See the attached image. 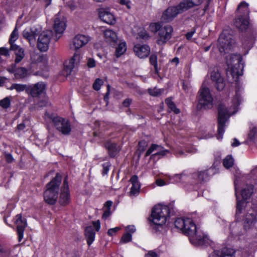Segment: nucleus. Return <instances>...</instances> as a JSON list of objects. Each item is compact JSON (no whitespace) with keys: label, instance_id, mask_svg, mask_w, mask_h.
I'll return each mask as SVG.
<instances>
[{"label":"nucleus","instance_id":"6e6d98bb","mask_svg":"<svg viewBox=\"0 0 257 257\" xmlns=\"http://www.w3.org/2000/svg\"><path fill=\"white\" fill-rule=\"evenodd\" d=\"M125 230L126 231V232L130 233L132 235V234L136 231V227L134 225H130L125 227Z\"/></svg>","mask_w":257,"mask_h":257},{"label":"nucleus","instance_id":"cd10ccee","mask_svg":"<svg viewBox=\"0 0 257 257\" xmlns=\"http://www.w3.org/2000/svg\"><path fill=\"white\" fill-rule=\"evenodd\" d=\"M132 184L130 192V195L131 196H136L140 193L141 185L138 180V177L136 175L133 176L130 180Z\"/></svg>","mask_w":257,"mask_h":257},{"label":"nucleus","instance_id":"4468645a","mask_svg":"<svg viewBox=\"0 0 257 257\" xmlns=\"http://www.w3.org/2000/svg\"><path fill=\"white\" fill-rule=\"evenodd\" d=\"M52 35L53 32L51 30L41 31L38 35L37 46L41 51L45 52L48 49Z\"/></svg>","mask_w":257,"mask_h":257},{"label":"nucleus","instance_id":"864d4df0","mask_svg":"<svg viewBox=\"0 0 257 257\" xmlns=\"http://www.w3.org/2000/svg\"><path fill=\"white\" fill-rule=\"evenodd\" d=\"M86 65L89 68H94L96 66V62L93 58H89L87 59Z\"/></svg>","mask_w":257,"mask_h":257},{"label":"nucleus","instance_id":"5701e85b","mask_svg":"<svg viewBox=\"0 0 257 257\" xmlns=\"http://www.w3.org/2000/svg\"><path fill=\"white\" fill-rule=\"evenodd\" d=\"M70 202V195L68 183L66 178L60 189L59 203L62 205H66Z\"/></svg>","mask_w":257,"mask_h":257},{"label":"nucleus","instance_id":"6ab92c4d","mask_svg":"<svg viewBox=\"0 0 257 257\" xmlns=\"http://www.w3.org/2000/svg\"><path fill=\"white\" fill-rule=\"evenodd\" d=\"M10 73L14 74L15 79L17 80L23 79L31 75L30 70L25 67H21L16 68L15 65H12L7 68Z\"/></svg>","mask_w":257,"mask_h":257},{"label":"nucleus","instance_id":"09e8293b","mask_svg":"<svg viewBox=\"0 0 257 257\" xmlns=\"http://www.w3.org/2000/svg\"><path fill=\"white\" fill-rule=\"evenodd\" d=\"M132 239V235L128 232H125L123 234V235L122 236L120 242L123 243H126L130 241H131Z\"/></svg>","mask_w":257,"mask_h":257},{"label":"nucleus","instance_id":"4c0bfd02","mask_svg":"<svg viewBox=\"0 0 257 257\" xmlns=\"http://www.w3.org/2000/svg\"><path fill=\"white\" fill-rule=\"evenodd\" d=\"M12 96H7L0 100V106L4 109L8 108L11 104Z\"/></svg>","mask_w":257,"mask_h":257},{"label":"nucleus","instance_id":"dca6fc26","mask_svg":"<svg viewBox=\"0 0 257 257\" xmlns=\"http://www.w3.org/2000/svg\"><path fill=\"white\" fill-rule=\"evenodd\" d=\"M173 29L170 25L165 26L158 32L157 43L159 45L165 44L172 37Z\"/></svg>","mask_w":257,"mask_h":257},{"label":"nucleus","instance_id":"8fccbe9b","mask_svg":"<svg viewBox=\"0 0 257 257\" xmlns=\"http://www.w3.org/2000/svg\"><path fill=\"white\" fill-rule=\"evenodd\" d=\"M103 83V81L102 79L99 78L96 79L93 84V89L97 91L99 90Z\"/></svg>","mask_w":257,"mask_h":257},{"label":"nucleus","instance_id":"5fc2aeb1","mask_svg":"<svg viewBox=\"0 0 257 257\" xmlns=\"http://www.w3.org/2000/svg\"><path fill=\"white\" fill-rule=\"evenodd\" d=\"M121 228L120 227H116L114 228H110L108 229L107 231V234L109 236H113L116 234V233L119 231Z\"/></svg>","mask_w":257,"mask_h":257},{"label":"nucleus","instance_id":"4be33fe9","mask_svg":"<svg viewBox=\"0 0 257 257\" xmlns=\"http://www.w3.org/2000/svg\"><path fill=\"white\" fill-rule=\"evenodd\" d=\"M98 12L99 18L103 22L109 25H113L115 23V17L109 9L100 8Z\"/></svg>","mask_w":257,"mask_h":257},{"label":"nucleus","instance_id":"e2e57ef3","mask_svg":"<svg viewBox=\"0 0 257 257\" xmlns=\"http://www.w3.org/2000/svg\"><path fill=\"white\" fill-rule=\"evenodd\" d=\"M111 214L110 209H106L102 215V218L106 219Z\"/></svg>","mask_w":257,"mask_h":257},{"label":"nucleus","instance_id":"b1692460","mask_svg":"<svg viewBox=\"0 0 257 257\" xmlns=\"http://www.w3.org/2000/svg\"><path fill=\"white\" fill-rule=\"evenodd\" d=\"M48 57L46 55L40 53H32L31 54V62L32 64H37L40 67H44L48 71Z\"/></svg>","mask_w":257,"mask_h":257},{"label":"nucleus","instance_id":"3c124183","mask_svg":"<svg viewBox=\"0 0 257 257\" xmlns=\"http://www.w3.org/2000/svg\"><path fill=\"white\" fill-rule=\"evenodd\" d=\"M150 61L151 64L154 66L155 71L158 72L157 58L155 55H152L150 56Z\"/></svg>","mask_w":257,"mask_h":257},{"label":"nucleus","instance_id":"338daca9","mask_svg":"<svg viewBox=\"0 0 257 257\" xmlns=\"http://www.w3.org/2000/svg\"><path fill=\"white\" fill-rule=\"evenodd\" d=\"M112 204V201H107L105 203L104 206L105 208H106V209H110V207H111Z\"/></svg>","mask_w":257,"mask_h":257},{"label":"nucleus","instance_id":"f704fd0d","mask_svg":"<svg viewBox=\"0 0 257 257\" xmlns=\"http://www.w3.org/2000/svg\"><path fill=\"white\" fill-rule=\"evenodd\" d=\"M85 235L87 243L89 245H90L94 240L95 236V232L92 226H88L86 228Z\"/></svg>","mask_w":257,"mask_h":257},{"label":"nucleus","instance_id":"f03ea898","mask_svg":"<svg viewBox=\"0 0 257 257\" xmlns=\"http://www.w3.org/2000/svg\"><path fill=\"white\" fill-rule=\"evenodd\" d=\"M175 227L189 237L192 244L196 245H211L212 240L208 235L194 223L192 215L178 218L175 221Z\"/></svg>","mask_w":257,"mask_h":257},{"label":"nucleus","instance_id":"6e6552de","mask_svg":"<svg viewBox=\"0 0 257 257\" xmlns=\"http://www.w3.org/2000/svg\"><path fill=\"white\" fill-rule=\"evenodd\" d=\"M44 117L47 121L52 120L56 128L62 134L68 135L71 132V128L68 119L55 116L53 113L48 111H46Z\"/></svg>","mask_w":257,"mask_h":257},{"label":"nucleus","instance_id":"39448f33","mask_svg":"<svg viewBox=\"0 0 257 257\" xmlns=\"http://www.w3.org/2000/svg\"><path fill=\"white\" fill-rule=\"evenodd\" d=\"M61 180V176L57 174L56 177L47 184L44 198L47 203L54 204L56 203L58 197V191Z\"/></svg>","mask_w":257,"mask_h":257},{"label":"nucleus","instance_id":"9d476101","mask_svg":"<svg viewBox=\"0 0 257 257\" xmlns=\"http://www.w3.org/2000/svg\"><path fill=\"white\" fill-rule=\"evenodd\" d=\"M186 3H181L177 7H171L168 8L163 13L162 20L164 22H170L172 21L179 14L186 10Z\"/></svg>","mask_w":257,"mask_h":257},{"label":"nucleus","instance_id":"1a4fd4ad","mask_svg":"<svg viewBox=\"0 0 257 257\" xmlns=\"http://www.w3.org/2000/svg\"><path fill=\"white\" fill-rule=\"evenodd\" d=\"M205 82H204L198 92L197 105L198 109L210 108L213 105V97L209 89L205 86Z\"/></svg>","mask_w":257,"mask_h":257},{"label":"nucleus","instance_id":"ddd939ff","mask_svg":"<svg viewBox=\"0 0 257 257\" xmlns=\"http://www.w3.org/2000/svg\"><path fill=\"white\" fill-rule=\"evenodd\" d=\"M170 153V151L165 149L161 146L152 144L147 151L145 156L147 157L151 155V159L158 160Z\"/></svg>","mask_w":257,"mask_h":257},{"label":"nucleus","instance_id":"13d9d810","mask_svg":"<svg viewBox=\"0 0 257 257\" xmlns=\"http://www.w3.org/2000/svg\"><path fill=\"white\" fill-rule=\"evenodd\" d=\"M5 157L6 160V161L8 163H12L14 161V158L10 153H5Z\"/></svg>","mask_w":257,"mask_h":257},{"label":"nucleus","instance_id":"7c9ffc66","mask_svg":"<svg viewBox=\"0 0 257 257\" xmlns=\"http://www.w3.org/2000/svg\"><path fill=\"white\" fill-rule=\"evenodd\" d=\"M248 24V18L243 16H238L234 21L235 26L240 31L246 29Z\"/></svg>","mask_w":257,"mask_h":257},{"label":"nucleus","instance_id":"f3484780","mask_svg":"<svg viewBox=\"0 0 257 257\" xmlns=\"http://www.w3.org/2000/svg\"><path fill=\"white\" fill-rule=\"evenodd\" d=\"M42 31V28L40 26H33L26 28L23 32L24 38L27 39L31 45L34 46L36 42V37Z\"/></svg>","mask_w":257,"mask_h":257},{"label":"nucleus","instance_id":"a878e982","mask_svg":"<svg viewBox=\"0 0 257 257\" xmlns=\"http://www.w3.org/2000/svg\"><path fill=\"white\" fill-rule=\"evenodd\" d=\"M46 85L44 82H39L34 84L29 85L28 94L33 97H37L44 92Z\"/></svg>","mask_w":257,"mask_h":257},{"label":"nucleus","instance_id":"c756f323","mask_svg":"<svg viewBox=\"0 0 257 257\" xmlns=\"http://www.w3.org/2000/svg\"><path fill=\"white\" fill-rule=\"evenodd\" d=\"M236 250L231 248H224L221 252L218 251H213L209 257H235Z\"/></svg>","mask_w":257,"mask_h":257},{"label":"nucleus","instance_id":"c9c22d12","mask_svg":"<svg viewBox=\"0 0 257 257\" xmlns=\"http://www.w3.org/2000/svg\"><path fill=\"white\" fill-rule=\"evenodd\" d=\"M9 90L15 89L17 92H21L24 91H26L28 93L29 91V85L19 83H14L10 87L7 88Z\"/></svg>","mask_w":257,"mask_h":257},{"label":"nucleus","instance_id":"c85d7f7f","mask_svg":"<svg viewBox=\"0 0 257 257\" xmlns=\"http://www.w3.org/2000/svg\"><path fill=\"white\" fill-rule=\"evenodd\" d=\"M10 49L14 52L15 63L21 62L25 56L24 49L17 45H12Z\"/></svg>","mask_w":257,"mask_h":257},{"label":"nucleus","instance_id":"412c9836","mask_svg":"<svg viewBox=\"0 0 257 257\" xmlns=\"http://www.w3.org/2000/svg\"><path fill=\"white\" fill-rule=\"evenodd\" d=\"M91 39V37L87 35L78 34L73 38L72 46L76 51H78L87 45Z\"/></svg>","mask_w":257,"mask_h":257},{"label":"nucleus","instance_id":"c03bdc74","mask_svg":"<svg viewBox=\"0 0 257 257\" xmlns=\"http://www.w3.org/2000/svg\"><path fill=\"white\" fill-rule=\"evenodd\" d=\"M64 2L67 4L68 7L73 11L78 7L79 5V0H63Z\"/></svg>","mask_w":257,"mask_h":257},{"label":"nucleus","instance_id":"a211bd4d","mask_svg":"<svg viewBox=\"0 0 257 257\" xmlns=\"http://www.w3.org/2000/svg\"><path fill=\"white\" fill-rule=\"evenodd\" d=\"M82 58V57L80 52L76 51L68 62H66L65 64L64 71H66V75L67 76L70 74L73 69L77 67L79 65Z\"/></svg>","mask_w":257,"mask_h":257},{"label":"nucleus","instance_id":"2eb2a0df","mask_svg":"<svg viewBox=\"0 0 257 257\" xmlns=\"http://www.w3.org/2000/svg\"><path fill=\"white\" fill-rule=\"evenodd\" d=\"M66 28V21L63 15L59 13L54 19L53 28L56 33V38L59 39Z\"/></svg>","mask_w":257,"mask_h":257},{"label":"nucleus","instance_id":"a18cd8bd","mask_svg":"<svg viewBox=\"0 0 257 257\" xmlns=\"http://www.w3.org/2000/svg\"><path fill=\"white\" fill-rule=\"evenodd\" d=\"M164 91V89H158L156 87L148 90L149 94L154 96H157L161 95L163 93Z\"/></svg>","mask_w":257,"mask_h":257},{"label":"nucleus","instance_id":"ea45409f","mask_svg":"<svg viewBox=\"0 0 257 257\" xmlns=\"http://www.w3.org/2000/svg\"><path fill=\"white\" fill-rule=\"evenodd\" d=\"M166 103L168 105V107L171 109V111L174 112L175 114H178L180 113V110L176 108L175 104L172 101V99L170 98H168L165 100Z\"/></svg>","mask_w":257,"mask_h":257},{"label":"nucleus","instance_id":"680f3d73","mask_svg":"<svg viewBox=\"0 0 257 257\" xmlns=\"http://www.w3.org/2000/svg\"><path fill=\"white\" fill-rule=\"evenodd\" d=\"M93 227L95 228L96 231H99L100 228V223L99 220H97L93 222Z\"/></svg>","mask_w":257,"mask_h":257},{"label":"nucleus","instance_id":"69168bd1","mask_svg":"<svg viewBox=\"0 0 257 257\" xmlns=\"http://www.w3.org/2000/svg\"><path fill=\"white\" fill-rule=\"evenodd\" d=\"M195 33V30H193L186 34V38L190 40Z\"/></svg>","mask_w":257,"mask_h":257},{"label":"nucleus","instance_id":"20e7f679","mask_svg":"<svg viewBox=\"0 0 257 257\" xmlns=\"http://www.w3.org/2000/svg\"><path fill=\"white\" fill-rule=\"evenodd\" d=\"M170 214L169 207L167 205L159 204L153 209L149 218L151 226L156 230L165 225L168 220Z\"/></svg>","mask_w":257,"mask_h":257},{"label":"nucleus","instance_id":"58836bf2","mask_svg":"<svg viewBox=\"0 0 257 257\" xmlns=\"http://www.w3.org/2000/svg\"><path fill=\"white\" fill-rule=\"evenodd\" d=\"M18 24H17L16 27L13 32L12 33L10 40L9 42L11 44V46H12V45H15L14 44V42L18 39L19 37V34H18V30L17 29L18 28Z\"/></svg>","mask_w":257,"mask_h":257},{"label":"nucleus","instance_id":"f257e3e1","mask_svg":"<svg viewBox=\"0 0 257 257\" xmlns=\"http://www.w3.org/2000/svg\"><path fill=\"white\" fill-rule=\"evenodd\" d=\"M234 187L236 198V214L245 212L246 215L244 221L245 229L252 228L256 222V211L252 208V203L248 200L253 193V186L251 184H246L243 188H240L245 178L241 175L239 170H236L234 174Z\"/></svg>","mask_w":257,"mask_h":257},{"label":"nucleus","instance_id":"052dcab7","mask_svg":"<svg viewBox=\"0 0 257 257\" xmlns=\"http://www.w3.org/2000/svg\"><path fill=\"white\" fill-rule=\"evenodd\" d=\"M0 54L2 55H4L5 56H9V51L8 49L5 48H0Z\"/></svg>","mask_w":257,"mask_h":257},{"label":"nucleus","instance_id":"72a5a7b5","mask_svg":"<svg viewBox=\"0 0 257 257\" xmlns=\"http://www.w3.org/2000/svg\"><path fill=\"white\" fill-rule=\"evenodd\" d=\"M105 147L107 149L109 155L111 157H115L119 151L120 148L115 143L108 142L105 144Z\"/></svg>","mask_w":257,"mask_h":257},{"label":"nucleus","instance_id":"a19ab883","mask_svg":"<svg viewBox=\"0 0 257 257\" xmlns=\"http://www.w3.org/2000/svg\"><path fill=\"white\" fill-rule=\"evenodd\" d=\"M162 25L159 22L152 23L149 26V30L152 33H155L161 29Z\"/></svg>","mask_w":257,"mask_h":257},{"label":"nucleus","instance_id":"473e14b6","mask_svg":"<svg viewBox=\"0 0 257 257\" xmlns=\"http://www.w3.org/2000/svg\"><path fill=\"white\" fill-rule=\"evenodd\" d=\"M237 13L238 16L248 18L249 14L248 4L244 2H241L238 6Z\"/></svg>","mask_w":257,"mask_h":257},{"label":"nucleus","instance_id":"4d7b16f0","mask_svg":"<svg viewBox=\"0 0 257 257\" xmlns=\"http://www.w3.org/2000/svg\"><path fill=\"white\" fill-rule=\"evenodd\" d=\"M119 3L121 5L125 6L127 9H130L132 7V4L130 0H120Z\"/></svg>","mask_w":257,"mask_h":257},{"label":"nucleus","instance_id":"de8ad7c7","mask_svg":"<svg viewBox=\"0 0 257 257\" xmlns=\"http://www.w3.org/2000/svg\"><path fill=\"white\" fill-rule=\"evenodd\" d=\"M164 179H158L156 181V183L158 186H163L166 185H168L170 184V183H169V179L166 176V174L164 175Z\"/></svg>","mask_w":257,"mask_h":257},{"label":"nucleus","instance_id":"e433bc0d","mask_svg":"<svg viewBox=\"0 0 257 257\" xmlns=\"http://www.w3.org/2000/svg\"><path fill=\"white\" fill-rule=\"evenodd\" d=\"M126 51V44L124 41L119 42L118 46L116 47L115 56L116 57H119L123 55Z\"/></svg>","mask_w":257,"mask_h":257},{"label":"nucleus","instance_id":"37998d69","mask_svg":"<svg viewBox=\"0 0 257 257\" xmlns=\"http://www.w3.org/2000/svg\"><path fill=\"white\" fill-rule=\"evenodd\" d=\"M203 0H185L182 3H186V10L193 6H197L201 4Z\"/></svg>","mask_w":257,"mask_h":257},{"label":"nucleus","instance_id":"79ce46f5","mask_svg":"<svg viewBox=\"0 0 257 257\" xmlns=\"http://www.w3.org/2000/svg\"><path fill=\"white\" fill-rule=\"evenodd\" d=\"M233 163L234 160L232 157L230 155H228L224 159L223 164L225 168L228 169L233 165Z\"/></svg>","mask_w":257,"mask_h":257},{"label":"nucleus","instance_id":"aec40b11","mask_svg":"<svg viewBox=\"0 0 257 257\" xmlns=\"http://www.w3.org/2000/svg\"><path fill=\"white\" fill-rule=\"evenodd\" d=\"M210 77L218 90L221 91L224 89L225 83L217 68L210 69Z\"/></svg>","mask_w":257,"mask_h":257},{"label":"nucleus","instance_id":"49530a36","mask_svg":"<svg viewBox=\"0 0 257 257\" xmlns=\"http://www.w3.org/2000/svg\"><path fill=\"white\" fill-rule=\"evenodd\" d=\"M137 34L140 38L143 39H147L149 38L148 33L143 28H139Z\"/></svg>","mask_w":257,"mask_h":257},{"label":"nucleus","instance_id":"bb28decb","mask_svg":"<svg viewBox=\"0 0 257 257\" xmlns=\"http://www.w3.org/2000/svg\"><path fill=\"white\" fill-rule=\"evenodd\" d=\"M134 51L138 57L142 59L149 56L150 49L148 45L137 44L134 47Z\"/></svg>","mask_w":257,"mask_h":257},{"label":"nucleus","instance_id":"2f4dec72","mask_svg":"<svg viewBox=\"0 0 257 257\" xmlns=\"http://www.w3.org/2000/svg\"><path fill=\"white\" fill-rule=\"evenodd\" d=\"M104 37L106 42L115 44L118 39L117 34L111 29H106L103 32Z\"/></svg>","mask_w":257,"mask_h":257},{"label":"nucleus","instance_id":"423d86ee","mask_svg":"<svg viewBox=\"0 0 257 257\" xmlns=\"http://www.w3.org/2000/svg\"><path fill=\"white\" fill-rule=\"evenodd\" d=\"M226 64L227 73H230L233 78L237 79L242 75L244 66L240 55L233 54L229 56V58L227 57Z\"/></svg>","mask_w":257,"mask_h":257},{"label":"nucleus","instance_id":"f8f14e48","mask_svg":"<svg viewBox=\"0 0 257 257\" xmlns=\"http://www.w3.org/2000/svg\"><path fill=\"white\" fill-rule=\"evenodd\" d=\"M219 163L218 162H215L212 166L208 169L206 170H203L198 171V172L195 173L193 174L192 178H197V182L195 184H193L194 185H198V188H199V182L207 180L209 177L211 175L217 173L218 170V166Z\"/></svg>","mask_w":257,"mask_h":257},{"label":"nucleus","instance_id":"774afa93","mask_svg":"<svg viewBox=\"0 0 257 257\" xmlns=\"http://www.w3.org/2000/svg\"><path fill=\"white\" fill-rule=\"evenodd\" d=\"M25 128V124L24 122L21 123L18 125L17 130L19 131H23Z\"/></svg>","mask_w":257,"mask_h":257},{"label":"nucleus","instance_id":"9b49d317","mask_svg":"<svg viewBox=\"0 0 257 257\" xmlns=\"http://www.w3.org/2000/svg\"><path fill=\"white\" fill-rule=\"evenodd\" d=\"M218 48L221 55L228 53L233 48L234 44L230 36H227L225 32L221 33L218 40Z\"/></svg>","mask_w":257,"mask_h":257},{"label":"nucleus","instance_id":"0eeeda50","mask_svg":"<svg viewBox=\"0 0 257 257\" xmlns=\"http://www.w3.org/2000/svg\"><path fill=\"white\" fill-rule=\"evenodd\" d=\"M166 176L169 179V183L180 184L187 191H197L198 189V185L193 184V181L190 180L191 177L185 172L173 175L166 174Z\"/></svg>","mask_w":257,"mask_h":257},{"label":"nucleus","instance_id":"393cba45","mask_svg":"<svg viewBox=\"0 0 257 257\" xmlns=\"http://www.w3.org/2000/svg\"><path fill=\"white\" fill-rule=\"evenodd\" d=\"M14 220L15 223L17 225L19 241H21L23 238L24 232L27 226L26 221L25 218H22L20 214L17 215Z\"/></svg>","mask_w":257,"mask_h":257},{"label":"nucleus","instance_id":"603ef678","mask_svg":"<svg viewBox=\"0 0 257 257\" xmlns=\"http://www.w3.org/2000/svg\"><path fill=\"white\" fill-rule=\"evenodd\" d=\"M254 39L251 38L249 40H245L243 42V45L245 48L249 49L251 48V47H252Z\"/></svg>","mask_w":257,"mask_h":257},{"label":"nucleus","instance_id":"7ed1b4c3","mask_svg":"<svg viewBox=\"0 0 257 257\" xmlns=\"http://www.w3.org/2000/svg\"><path fill=\"white\" fill-rule=\"evenodd\" d=\"M235 87V94L231 98L227 107L224 104H221L218 107V130L217 139L222 140L224 133L225 123L229 117L235 113L239 109V106L243 101L242 96L243 88L241 85L237 83Z\"/></svg>","mask_w":257,"mask_h":257},{"label":"nucleus","instance_id":"0e129e2a","mask_svg":"<svg viewBox=\"0 0 257 257\" xmlns=\"http://www.w3.org/2000/svg\"><path fill=\"white\" fill-rule=\"evenodd\" d=\"M145 257H159L158 254L153 251H150L145 255Z\"/></svg>","mask_w":257,"mask_h":257},{"label":"nucleus","instance_id":"bf43d9fd","mask_svg":"<svg viewBox=\"0 0 257 257\" xmlns=\"http://www.w3.org/2000/svg\"><path fill=\"white\" fill-rule=\"evenodd\" d=\"M110 165L108 163H105L103 165L102 174L104 175L106 174L109 170Z\"/></svg>","mask_w":257,"mask_h":257}]
</instances>
